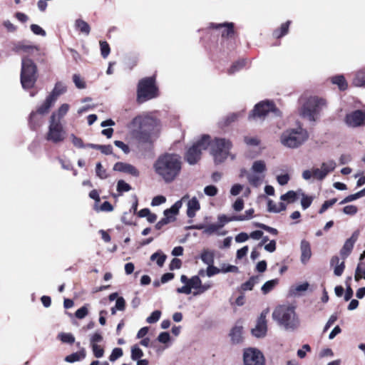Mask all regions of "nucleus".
I'll use <instances>...</instances> for the list:
<instances>
[{
    "instance_id": "58836bf2",
    "label": "nucleus",
    "mask_w": 365,
    "mask_h": 365,
    "mask_svg": "<svg viewBox=\"0 0 365 365\" xmlns=\"http://www.w3.org/2000/svg\"><path fill=\"white\" fill-rule=\"evenodd\" d=\"M69 108L70 106L68 103L62 104L58 109L57 112L54 113L56 114V120H59L61 122V120L66 115Z\"/></svg>"
},
{
    "instance_id": "2f4dec72",
    "label": "nucleus",
    "mask_w": 365,
    "mask_h": 365,
    "mask_svg": "<svg viewBox=\"0 0 365 365\" xmlns=\"http://www.w3.org/2000/svg\"><path fill=\"white\" fill-rule=\"evenodd\" d=\"M200 259L207 266L214 264V252L208 250H204L200 255Z\"/></svg>"
},
{
    "instance_id": "c9c22d12",
    "label": "nucleus",
    "mask_w": 365,
    "mask_h": 365,
    "mask_svg": "<svg viewBox=\"0 0 365 365\" xmlns=\"http://www.w3.org/2000/svg\"><path fill=\"white\" fill-rule=\"evenodd\" d=\"M266 164L263 160H256L253 163L252 166V173H259L262 175L266 171Z\"/></svg>"
},
{
    "instance_id": "423d86ee",
    "label": "nucleus",
    "mask_w": 365,
    "mask_h": 365,
    "mask_svg": "<svg viewBox=\"0 0 365 365\" xmlns=\"http://www.w3.org/2000/svg\"><path fill=\"white\" fill-rule=\"evenodd\" d=\"M37 78V67L35 63L29 58H22L20 79L23 88H33Z\"/></svg>"
},
{
    "instance_id": "c03bdc74",
    "label": "nucleus",
    "mask_w": 365,
    "mask_h": 365,
    "mask_svg": "<svg viewBox=\"0 0 365 365\" xmlns=\"http://www.w3.org/2000/svg\"><path fill=\"white\" fill-rule=\"evenodd\" d=\"M201 279L199 276H193L189 279V286L191 289H194L198 291L201 285Z\"/></svg>"
},
{
    "instance_id": "6e6552de",
    "label": "nucleus",
    "mask_w": 365,
    "mask_h": 365,
    "mask_svg": "<svg viewBox=\"0 0 365 365\" xmlns=\"http://www.w3.org/2000/svg\"><path fill=\"white\" fill-rule=\"evenodd\" d=\"M210 144V136L203 135L200 139L197 140L190 148H188L185 159L190 165L196 164L200 159L202 151L206 150Z\"/></svg>"
},
{
    "instance_id": "603ef678",
    "label": "nucleus",
    "mask_w": 365,
    "mask_h": 365,
    "mask_svg": "<svg viewBox=\"0 0 365 365\" xmlns=\"http://www.w3.org/2000/svg\"><path fill=\"white\" fill-rule=\"evenodd\" d=\"M362 276L365 279V267H363V264L359 263L356 269L354 276L355 280L359 281L362 278Z\"/></svg>"
},
{
    "instance_id": "de8ad7c7",
    "label": "nucleus",
    "mask_w": 365,
    "mask_h": 365,
    "mask_svg": "<svg viewBox=\"0 0 365 365\" xmlns=\"http://www.w3.org/2000/svg\"><path fill=\"white\" fill-rule=\"evenodd\" d=\"M166 256L165 255H160L158 252H155L150 257V260L154 261L156 259L157 264L162 267L165 261Z\"/></svg>"
},
{
    "instance_id": "0e129e2a",
    "label": "nucleus",
    "mask_w": 365,
    "mask_h": 365,
    "mask_svg": "<svg viewBox=\"0 0 365 365\" xmlns=\"http://www.w3.org/2000/svg\"><path fill=\"white\" fill-rule=\"evenodd\" d=\"M221 272L222 273H227V272H238V267L235 265L231 264H222L221 269Z\"/></svg>"
},
{
    "instance_id": "412c9836",
    "label": "nucleus",
    "mask_w": 365,
    "mask_h": 365,
    "mask_svg": "<svg viewBox=\"0 0 365 365\" xmlns=\"http://www.w3.org/2000/svg\"><path fill=\"white\" fill-rule=\"evenodd\" d=\"M187 215L190 218L195 216L196 212L200 209V205L196 197H193L187 201Z\"/></svg>"
},
{
    "instance_id": "f704fd0d",
    "label": "nucleus",
    "mask_w": 365,
    "mask_h": 365,
    "mask_svg": "<svg viewBox=\"0 0 365 365\" xmlns=\"http://www.w3.org/2000/svg\"><path fill=\"white\" fill-rule=\"evenodd\" d=\"M279 280L274 279L266 282L262 287L261 290L264 294L270 292L278 284Z\"/></svg>"
},
{
    "instance_id": "a211bd4d",
    "label": "nucleus",
    "mask_w": 365,
    "mask_h": 365,
    "mask_svg": "<svg viewBox=\"0 0 365 365\" xmlns=\"http://www.w3.org/2000/svg\"><path fill=\"white\" fill-rule=\"evenodd\" d=\"M210 29H221L222 31V38H232L234 36V24L233 23H222V24H216V23H210L209 24Z\"/></svg>"
},
{
    "instance_id": "4468645a",
    "label": "nucleus",
    "mask_w": 365,
    "mask_h": 365,
    "mask_svg": "<svg viewBox=\"0 0 365 365\" xmlns=\"http://www.w3.org/2000/svg\"><path fill=\"white\" fill-rule=\"evenodd\" d=\"M336 165V163L334 160L323 163L320 168H313V178L318 180H322L329 173L335 169Z\"/></svg>"
},
{
    "instance_id": "4c0bfd02",
    "label": "nucleus",
    "mask_w": 365,
    "mask_h": 365,
    "mask_svg": "<svg viewBox=\"0 0 365 365\" xmlns=\"http://www.w3.org/2000/svg\"><path fill=\"white\" fill-rule=\"evenodd\" d=\"M236 215L228 217L225 215H220L217 217L218 222L217 225L220 227V229L222 228L227 223L232 222V221H237V220L235 219Z\"/></svg>"
},
{
    "instance_id": "5fc2aeb1",
    "label": "nucleus",
    "mask_w": 365,
    "mask_h": 365,
    "mask_svg": "<svg viewBox=\"0 0 365 365\" xmlns=\"http://www.w3.org/2000/svg\"><path fill=\"white\" fill-rule=\"evenodd\" d=\"M96 175L101 179H106L108 177L106 170L103 169L101 163H98L96 166Z\"/></svg>"
},
{
    "instance_id": "3c124183",
    "label": "nucleus",
    "mask_w": 365,
    "mask_h": 365,
    "mask_svg": "<svg viewBox=\"0 0 365 365\" xmlns=\"http://www.w3.org/2000/svg\"><path fill=\"white\" fill-rule=\"evenodd\" d=\"M204 193L209 197H214L218 193V189L216 186L210 185L205 187Z\"/></svg>"
},
{
    "instance_id": "cd10ccee",
    "label": "nucleus",
    "mask_w": 365,
    "mask_h": 365,
    "mask_svg": "<svg viewBox=\"0 0 365 365\" xmlns=\"http://www.w3.org/2000/svg\"><path fill=\"white\" fill-rule=\"evenodd\" d=\"M230 337L233 343L239 344L242 341V327L235 326L230 332Z\"/></svg>"
},
{
    "instance_id": "1a4fd4ad",
    "label": "nucleus",
    "mask_w": 365,
    "mask_h": 365,
    "mask_svg": "<svg viewBox=\"0 0 365 365\" xmlns=\"http://www.w3.org/2000/svg\"><path fill=\"white\" fill-rule=\"evenodd\" d=\"M66 138V131L61 123L56 120V114L52 113L50 117L48 130L46 135V139L54 144H58L64 141Z\"/></svg>"
},
{
    "instance_id": "72a5a7b5",
    "label": "nucleus",
    "mask_w": 365,
    "mask_h": 365,
    "mask_svg": "<svg viewBox=\"0 0 365 365\" xmlns=\"http://www.w3.org/2000/svg\"><path fill=\"white\" fill-rule=\"evenodd\" d=\"M264 177V175L255 173L247 174L248 182L255 187H257L261 184Z\"/></svg>"
},
{
    "instance_id": "8fccbe9b",
    "label": "nucleus",
    "mask_w": 365,
    "mask_h": 365,
    "mask_svg": "<svg viewBox=\"0 0 365 365\" xmlns=\"http://www.w3.org/2000/svg\"><path fill=\"white\" fill-rule=\"evenodd\" d=\"M161 316V312L159 310H155L152 312V314L146 319V322L148 324H154L157 322Z\"/></svg>"
},
{
    "instance_id": "f3484780",
    "label": "nucleus",
    "mask_w": 365,
    "mask_h": 365,
    "mask_svg": "<svg viewBox=\"0 0 365 365\" xmlns=\"http://www.w3.org/2000/svg\"><path fill=\"white\" fill-rule=\"evenodd\" d=\"M359 236V231L356 230L353 232L351 237L347 239L344 242L342 248L340 250V255L344 259L346 258L351 252L355 242L357 241Z\"/></svg>"
},
{
    "instance_id": "e2e57ef3",
    "label": "nucleus",
    "mask_w": 365,
    "mask_h": 365,
    "mask_svg": "<svg viewBox=\"0 0 365 365\" xmlns=\"http://www.w3.org/2000/svg\"><path fill=\"white\" fill-rule=\"evenodd\" d=\"M94 356L96 358H101L104 354V350L98 344L91 345Z\"/></svg>"
},
{
    "instance_id": "79ce46f5",
    "label": "nucleus",
    "mask_w": 365,
    "mask_h": 365,
    "mask_svg": "<svg viewBox=\"0 0 365 365\" xmlns=\"http://www.w3.org/2000/svg\"><path fill=\"white\" fill-rule=\"evenodd\" d=\"M241 113H233L227 115L222 121V125L227 126L236 121L240 116Z\"/></svg>"
},
{
    "instance_id": "ddd939ff",
    "label": "nucleus",
    "mask_w": 365,
    "mask_h": 365,
    "mask_svg": "<svg viewBox=\"0 0 365 365\" xmlns=\"http://www.w3.org/2000/svg\"><path fill=\"white\" fill-rule=\"evenodd\" d=\"M344 122L350 128L364 126L365 125V110H356L346 113Z\"/></svg>"
},
{
    "instance_id": "69168bd1",
    "label": "nucleus",
    "mask_w": 365,
    "mask_h": 365,
    "mask_svg": "<svg viewBox=\"0 0 365 365\" xmlns=\"http://www.w3.org/2000/svg\"><path fill=\"white\" fill-rule=\"evenodd\" d=\"M88 313L86 306H83L76 310L75 316L78 319H83Z\"/></svg>"
},
{
    "instance_id": "39448f33",
    "label": "nucleus",
    "mask_w": 365,
    "mask_h": 365,
    "mask_svg": "<svg viewBox=\"0 0 365 365\" xmlns=\"http://www.w3.org/2000/svg\"><path fill=\"white\" fill-rule=\"evenodd\" d=\"M326 106V101L323 98L311 96L302 105L300 115L310 122H315L319 117L322 109Z\"/></svg>"
},
{
    "instance_id": "20e7f679",
    "label": "nucleus",
    "mask_w": 365,
    "mask_h": 365,
    "mask_svg": "<svg viewBox=\"0 0 365 365\" xmlns=\"http://www.w3.org/2000/svg\"><path fill=\"white\" fill-rule=\"evenodd\" d=\"M309 138L307 130L301 126L289 128L280 135V143L286 148L295 149L302 146Z\"/></svg>"
},
{
    "instance_id": "7c9ffc66",
    "label": "nucleus",
    "mask_w": 365,
    "mask_h": 365,
    "mask_svg": "<svg viewBox=\"0 0 365 365\" xmlns=\"http://www.w3.org/2000/svg\"><path fill=\"white\" fill-rule=\"evenodd\" d=\"M290 24V21H287L282 24L279 29H275L273 31V36L276 38H279L285 36L288 33Z\"/></svg>"
},
{
    "instance_id": "6ab92c4d",
    "label": "nucleus",
    "mask_w": 365,
    "mask_h": 365,
    "mask_svg": "<svg viewBox=\"0 0 365 365\" xmlns=\"http://www.w3.org/2000/svg\"><path fill=\"white\" fill-rule=\"evenodd\" d=\"M113 170L115 171L128 173L135 177H138L139 175V171L138 169L129 163L118 162L114 165Z\"/></svg>"
},
{
    "instance_id": "f257e3e1",
    "label": "nucleus",
    "mask_w": 365,
    "mask_h": 365,
    "mask_svg": "<svg viewBox=\"0 0 365 365\" xmlns=\"http://www.w3.org/2000/svg\"><path fill=\"white\" fill-rule=\"evenodd\" d=\"M182 167L181 156L174 153L160 155L153 163L155 174L165 183L175 181L180 175Z\"/></svg>"
},
{
    "instance_id": "09e8293b",
    "label": "nucleus",
    "mask_w": 365,
    "mask_h": 365,
    "mask_svg": "<svg viewBox=\"0 0 365 365\" xmlns=\"http://www.w3.org/2000/svg\"><path fill=\"white\" fill-rule=\"evenodd\" d=\"M254 209L251 208L245 211L244 215H236L237 221H245L250 220L253 217Z\"/></svg>"
},
{
    "instance_id": "5701e85b",
    "label": "nucleus",
    "mask_w": 365,
    "mask_h": 365,
    "mask_svg": "<svg viewBox=\"0 0 365 365\" xmlns=\"http://www.w3.org/2000/svg\"><path fill=\"white\" fill-rule=\"evenodd\" d=\"M42 123V117L36 111H32L30 113L29 124L31 130H36Z\"/></svg>"
},
{
    "instance_id": "a19ab883",
    "label": "nucleus",
    "mask_w": 365,
    "mask_h": 365,
    "mask_svg": "<svg viewBox=\"0 0 365 365\" xmlns=\"http://www.w3.org/2000/svg\"><path fill=\"white\" fill-rule=\"evenodd\" d=\"M299 192L302 196L301 205L303 210H307L312 204L313 197L311 196L306 195L301 190H299Z\"/></svg>"
},
{
    "instance_id": "0eeeda50",
    "label": "nucleus",
    "mask_w": 365,
    "mask_h": 365,
    "mask_svg": "<svg viewBox=\"0 0 365 365\" xmlns=\"http://www.w3.org/2000/svg\"><path fill=\"white\" fill-rule=\"evenodd\" d=\"M158 96V88L154 77H147L141 79L137 88V101L143 103Z\"/></svg>"
},
{
    "instance_id": "393cba45",
    "label": "nucleus",
    "mask_w": 365,
    "mask_h": 365,
    "mask_svg": "<svg viewBox=\"0 0 365 365\" xmlns=\"http://www.w3.org/2000/svg\"><path fill=\"white\" fill-rule=\"evenodd\" d=\"M54 103L55 101L52 99V97L47 96L44 102L37 108L36 112L42 116L48 113Z\"/></svg>"
},
{
    "instance_id": "dca6fc26",
    "label": "nucleus",
    "mask_w": 365,
    "mask_h": 365,
    "mask_svg": "<svg viewBox=\"0 0 365 365\" xmlns=\"http://www.w3.org/2000/svg\"><path fill=\"white\" fill-rule=\"evenodd\" d=\"M189 199V195H184L180 200L176 201L170 208L166 209L163 214L164 217H168L169 222H172L175 220V215L178 213L179 210L182 206V202Z\"/></svg>"
},
{
    "instance_id": "6e6d98bb",
    "label": "nucleus",
    "mask_w": 365,
    "mask_h": 365,
    "mask_svg": "<svg viewBox=\"0 0 365 365\" xmlns=\"http://www.w3.org/2000/svg\"><path fill=\"white\" fill-rule=\"evenodd\" d=\"M123 356V350L121 348H115L113 349L111 354L109 356L110 361H115Z\"/></svg>"
},
{
    "instance_id": "bb28decb",
    "label": "nucleus",
    "mask_w": 365,
    "mask_h": 365,
    "mask_svg": "<svg viewBox=\"0 0 365 365\" xmlns=\"http://www.w3.org/2000/svg\"><path fill=\"white\" fill-rule=\"evenodd\" d=\"M86 357V351L83 348H82L79 351L73 353L70 355H68L65 357L64 360L68 363H74L76 361H79Z\"/></svg>"
},
{
    "instance_id": "a878e982",
    "label": "nucleus",
    "mask_w": 365,
    "mask_h": 365,
    "mask_svg": "<svg viewBox=\"0 0 365 365\" xmlns=\"http://www.w3.org/2000/svg\"><path fill=\"white\" fill-rule=\"evenodd\" d=\"M74 26L76 29L78 30L86 36H88L91 32V27L89 24L81 19H78L75 21Z\"/></svg>"
},
{
    "instance_id": "7ed1b4c3",
    "label": "nucleus",
    "mask_w": 365,
    "mask_h": 365,
    "mask_svg": "<svg viewBox=\"0 0 365 365\" xmlns=\"http://www.w3.org/2000/svg\"><path fill=\"white\" fill-rule=\"evenodd\" d=\"M209 146L210 148V154L212 155L216 165L224 163L228 157H230L232 160L235 159V155L230 152L232 147V143L229 139L215 138L212 140H210Z\"/></svg>"
},
{
    "instance_id": "864d4df0",
    "label": "nucleus",
    "mask_w": 365,
    "mask_h": 365,
    "mask_svg": "<svg viewBox=\"0 0 365 365\" xmlns=\"http://www.w3.org/2000/svg\"><path fill=\"white\" fill-rule=\"evenodd\" d=\"M100 46L102 57L107 58L110 51L108 43L106 41H100Z\"/></svg>"
},
{
    "instance_id": "9d476101",
    "label": "nucleus",
    "mask_w": 365,
    "mask_h": 365,
    "mask_svg": "<svg viewBox=\"0 0 365 365\" xmlns=\"http://www.w3.org/2000/svg\"><path fill=\"white\" fill-rule=\"evenodd\" d=\"M269 113L273 114L274 116L280 115V111L275 107L272 101H261L255 106L248 118L250 120H261Z\"/></svg>"
},
{
    "instance_id": "c756f323",
    "label": "nucleus",
    "mask_w": 365,
    "mask_h": 365,
    "mask_svg": "<svg viewBox=\"0 0 365 365\" xmlns=\"http://www.w3.org/2000/svg\"><path fill=\"white\" fill-rule=\"evenodd\" d=\"M66 91L65 86L61 83L58 82L56 83L54 88L52 92L48 96V97H52V99L56 102L58 96L61 95Z\"/></svg>"
},
{
    "instance_id": "338daca9",
    "label": "nucleus",
    "mask_w": 365,
    "mask_h": 365,
    "mask_svg": "<svg viewBox=\"0 0 365 365\" xmlns=\"http://www.w3.org/2000/svg\"><path fill=\"white\" fill-rule=\"evenodd\" d=\"M357 211L358 208L355 205H346L343 208L344 213L348 215H354Z\"/></svg>"
},
{
    "instance_id": "bf43d9fd",
    "label": "nucleus",
    "mask_w": 365,
    "mask_h": 365,
    "mask_svg": "<svg viewBox=\"0 0 365 365\" xmlns=\"http://www.w3.org/2000/svg\"><path fill=\"white\" fill-rule=\"evenodd\" d=\"M219 230L220 227L217 224H210L206 226L205 230L203 231V233L208 235H212L214 233L217 232Z\"/></svg>"
},
{
    "instance_id": "2eb2a0df",
    "label": "nucleus",
    "mask_w": 365,
    "mask_h": 365,
    "mask_svg": "<svg viewBox=\"0 0 365 365\" xmlns=\"http://www.w3.org/2000/svg\"><path fill=\"white\" fill-rule=\"evenodd\" d=\"M268 313L267 310L263 311L259 317L257 324L254 329H252V334L257 337H263L267 333V321L266 317Z\"/></svg>"
},
{
    "instance_id": "4d7b16f0",
    "label": "nucleus",
    "mask_w": 365,
    "mask_h": 365,
    "mask_svg": "<svg viewBox=\"0 0 365 365\" xmlns=\"http://www.w3.org/2000/svg\"><path fill=\"white\" fill-rule=\"evenodd\" d=\"M337 201L336 198H333L329 200H326L322 205L319 213L322 214L328 208L334 205Z\"/></svg>"
},
{
    "instance_id": "473e14b6",
    "label": "nucleus",
    "mask_w": 365,
    "mask_h": 365,
    "mask_svg": "<svg viewBox=\"0 0 365 365\" xmlns=\"http://www.w3.org/2000/svg\"><path fill=\"white\" fill-rule=\"evenodd\" d=\"M260 279L259 276H252L245 282V283L242 284L241 285V289L242 291H248L252 290L254 287V286L259 283Z\"/></svg>"
},
{
    "instance_id": "49530a36",
    "label": "nucleus",
    "mask_w": 365,
    "mask_h": 365,
    "mask_svg": "<svg viewBox=\"0 0 365 365\" xmlns=\"http://www.w3.org/2000/svg\"><path fill=\"white\" fill-rule=\"evenodd\" d=\"M131 190V186L123 180H120L117 182V191L120 193L128 192Z\"/></svg>"
},
{
    "instance_id": "774afa93",
    "label": "nucleus",
    "mask_w": 365,
    "mask_h": 365,
    "mask_svg": "<svg viewBox=\"0 0 365 365\" xmlns=\"http://www.w3.org/2000/svg\"><path fill=\"white\" fill-rule=\"evenodd\" d=\"M31 30L32 32L36 35H39L41 36H46V31L38 25L37 24H31Z\"/></svg>"
},
{
    "instance_id": "13d9d810",
    "label": "nucleus",
    "mask_w": 365,
    "mask_h": 365,
    "mask_svg": "<svg viewBox=\"0 0 365 365\" xmlns=\"http://www.w3.org/2000/svg\"><path fill=\"white\" fill-rule=\"evenodd\" d=\"M221 272L220 269L215 267L214 264L208 265L206 269V276L211 277Z\"/></svg>"
},
{
    "instance_id": "f03ea898",
    "label": "nucleus",
    "mask_w": 365,
    "mask_h": 365,
    "mask_svg": "<svg viewBox=\"0 0 365 365\" xmlns=\"http://www.w3.org/2000/svg\"><path fill=\"white\" fill-rule=\"evenodd\" d=\"M273 319L287 331H294L300 326V320L295 308L289 305H279L272 313Z\"/></svg>"
},
{
    "instance_id": "b1692460",
    "label": "nucleus",
    "mask_w": 365,
    "mask_h": 365,
    "mask_svg": "<svg viewBox=\"0 0 365 365\" xmlns=\"http://www.w3.org/2000/svg\"><path fill=\"white\" fill-rule=\"evenodd\" d=\"M352 83L356 87H362L365 86V68L356 71Z\"/></svg>"
},
{
    "instance_id": "e433bc0d",
    "label": "nucleus",
    "mask_w": 365,
    "mask_h": 365,
    "mask_svg": "<svg viewBox=\"0 0 365 365\" xmlns=\"http://www.w3.org/2000/svg\"><path fill=\"white\" fill-rule=\"evenodd\" d=\"M299 195L300 192H299V190L297 192L290 190L281 195L280 200L283 201H287L288 202H294L297 200V197Z\"/></svg>"
},
{
    "instance_id": "37998d69",
    "label": "nucleus",
    "mask_w": 365,
    "mask_h": 365,
    "mask_svg": "<svg viewBox=\"0 0 365 365\" xmlns=\"http://www.w3.org/2000/svg\"><path fill=\"white\" fill-rule=\"evenodd\" d=\"M143 356V352L138 345H134L131 347V359L133 361L140 359Z\"/></svg>"
},
{
    "instance_id": "680f3d73",
    "label": "nucleus",
    "mask_w": 365,
    "mask_h": 365,
    "mask_svg": "<svg viewBox=\"0 0 365 365\" xmlns=\"http://www.w3.org/2000/svg\"><path fill=\"white\" fill-rule=\"evenodd\" d=\"M71 139L74 146L78 148H84L85 144L81 138L76 137L74 134L71 135Z\"/></svg>"
},
{
    "instance_id": "a18cd8bd",
    "label": "nucleus",
    "mask_w": 365,
    "mask_h": 365,
    "mask_svg": "<svg viewBox=\"0 0 365 365\" xmlns=\"http://www.w3.org/2000/svg\"><path fill=\"white\" fill-rule=\"evenodd\" d=\"M245 65V60H241V61H238L235 63H234L232 66L230 68V69L228 70V73L229 74H233L235 73V72L240 71L241 68H242Z\"/></svg>"
},
{
    "instance_id": "4be33fe9",
    "label": "nucleus",
    "mask_w": 365,
    "mask_h": 365,
    "mask_svg": "<svg viewBox=\"0 0 365 365\" xmlns=\"http://www.w3.org/2000/svg\"><path fill=\"white\" fill-rule=\"evenodd\" d=\"M340 259L338 256H334L331 259V266H334V273L336 276H341L344 272L345 265L344 262H339Z\"/></svg>"
},
{
    "instance_id": "c85d7f7f",
    "label": "nucleus",
    "mask_w": 365,
    "mask_h": 365,
    "mask_svg": "<svg viewBox=\"0 0 365 365\" xmlns=\"http://www.w3.org/2000/svg\"><path fill=\"white\" fill-rule=\"evenodd\" d=\"M331 81L333 84L337 85L340 91H345L348 84L343 75H336L331 78Z\"/></svg>"
},
{
    "instance_id": "9b49d317",
    "label": "nucleus",
    "mask_w": 365,
    "mask_h": 365,
    "mask_svg": "<svg viewBox=\"0 0 365 365\" xmlns=\"http://www.w3.org/2000/svg\"><path fill=\"white\" fill-rule=\"evenodd\" d=\"M156 125L155 120L148 115H138L135 117L128 125L133 130H140L143 132H150Z\"/></svg>"
},
{
    "instance_id": "052dcab7",
    "label": "nucleus",
    "mask_w": 365,
    "mask_h": 365,
    "mask_svg": "<svg viewBox=\"0 0 365 365\" xmlns=\"http://www.w3.org/2000/svg\"><path fill=\"white\" fill-rule=\"evenodd\" d=\"M244 141L247 145L250 146H257L260 143L259 140L257 137L246 136L244 138Z\"/></svg>"
},
{
    "instance_id": "aec40b11",
    "label": "nucleus",
    "mask_w": 365,
    "mask_h": 365,
    "mask_svg": "<svg viewBox=\"0 0 365 365\" xmlns=\"http://www.w3.org/2000/svg\"><path fill=\"white\" fill-rule=\"evenodd\" d=\"M301 250V262L302 264H306L312 256V251L310 244L308 241L303 240L300 245Z\"/></svg>"
},
{
    "instance_id": "f8f14e48",
    "label": "nucleus",
    "mask_w": 365,
    "mask_h": 365,
    "mask_svg": "<svg viewBox=\"0 0 365 365\" xmlns=\"http://www.w3.org/2000/svg\"><path fill=\"white\" fill-rule=\"evenodd\" d=\"M243 359L245 365H264V357L262 353L255 348H248L244 351Z\"/></svg>"
},
{
    "instance_id": "ea45409f",
    "label": "nucleus",
    "mask_w": 365,
    "mask_h": 365,
    "mask_svg": "<svg viewBox=\"0 0 365 365\" xmlns=\"http://www.w3.org/2000/svg\"><path fill=\"white\" fill-rule=\"evenodd\" d=\"M58 339H59L63 343L66 344H72L75 342V337L71 333H59Z\"/></svg>"
}]
</instances>
